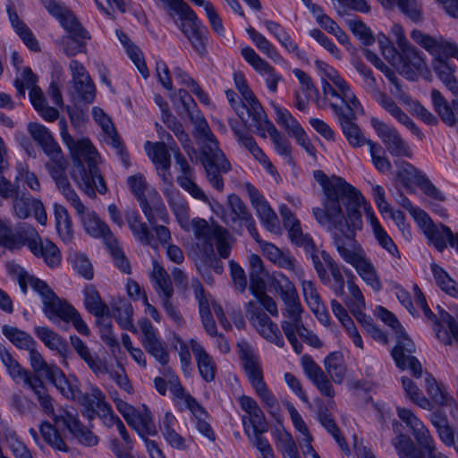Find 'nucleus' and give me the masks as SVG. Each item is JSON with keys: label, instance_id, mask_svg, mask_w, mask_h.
Wrapping results in <instances>:
<instances>
[{"label": "nucleus", "instance_id": "f257e3e1", "mask_svg": "<svg viewBox=\"0 0 458 458\" xmlns=\"http://www.w3.org/2000/svg\"><path fill=\"white\" fill-rule=\"evenodd\" d=\"M315 180L323 189L322 208H313L316 221L328 232L341 229L343 225L352 221L359 227L361 213L360 208L363 197L359 190L344 178H328L321 170L313 173Z\"/></svg>", "mask_w": 458, "mask_h": 458}, {"label": "nucleus", "instance_id": "f03ea898", "mask_svg": "<svg viewBox=\"0 0 458 458\" xmlns=\"http://www.w3.org/2000/svg\"><path fill=\"white\" fill-rule=\"evenodd\" d=\"M58 124L62 140L72 157L71 176L73 181L90 198L96 197V191L106 194L107 187L97 165L98 154L91 142L86 139L75 140L68 132L65 120H60Z\"/></svg>", "mask_w": 458, "mask_h": 458}, {"label": "nucleus", "instance_id": "7ed1b4c3", "mask_svg": "<svg viewBox=\"0 0 458 458\" xmlns=\"http://www.w3.org/2000/svg\"><path fill=\"white\" fill-rule=\"evenodd\" d=\"M361 227V219L359 227L353 226L351 221L343 225L341 229L330 231V233L334 246L343 260L352 265L364 283L377 293L381 291L383 285L376 267L355 240V231L360 230Z\"/></svg>", "mask_w": 458, "mask_h": 458}, {"label": "nucleus", "instance_id": "20e7f679", "mask_svg": "<svg viewBox=\"0 0 458 458\" xmlns=\"http://www.w3.org/2000/svg\"><path fill=\"white\" fill-rule=\"evenodd\" d=\"M189 114L194 125L193 135L201 145L200 162L205 169L206 178L212 187L223 191L225 184L222 174H226L232 169L231 164L219 148L218 141L204 116L199 113Z\"/></svg>", "mask_w": 458, "mask_h": 458}, {"label": "nucleus", "instance_id": "39448f33", "mask_svg": "<svg viewBox=\"0 0 458 458\" xmlns=\"http://www.w3.org/2000/svg\"><path fill=\"white\" fill-rule=\"evenodd\" d=\"M411 38L420 47L429 52L433 57V69L445 87L458 97V81L454 75V68L449 58H458V46L455 42H449L443 38H435L419 30H413Z\"/></svg>", "mask_w": 458, "mask_h": 458}, {"label": "nucleus", "instance_id": "423d86ee", "mask_svg": "<svg viewBox=\"0 0 458 458\" xmlns=\"http://www.w3.org/2000/svg\"><path fill=\"white\" fill-rule=\"evenodd\" d=\"M378 316L394 333L396 344L392 351V356L396 366L403 370L408 369L413 377H420L422 376V367L418 359L412 355L416 350L412 340L406 335L403 327L393 313L380 307Z\"/></svg>", "mask_w": 458, "mask_h": 458}, {"label": "nucleus", "instance_id": "0eeeda50", "mask_svg": "<svg viewBox=\"0 0 458 458\" xmlns=\"http://www.w3.org/2000/svg\"><path fill=\"white\" fill-rule=\"evenodd\" d=\"M127 182L149 224L157 222V216L162 221L167 219L166 208L157 191L151 189L148 191V195H146L147 182L142 174H138L128 177Z\"/></svg>", "mask_w": 458, "mask_h": 458}, {"label": "nucleus", "instance_id": "6e6552de", "mask_svg": "<svg viewBox=\"0 0 458 458\" xmlns=\"http://www.w3.org/2000/svg\"><path fill=\"white\" fill-rule=\"evenodd\" d=\"M150 279L167 315L176 324L182 325L183 323L182 316L171 301L174 296V287L170 276L157 261L153 262Z\"/></svg>", "mask_w": 458, "mask_h": 458}, {"label": "nucleus", "instance_id": "1a4fd4ad", "mask_svg": "<svg viewBox=\"0 0 458 458\" xmlns=\"http://www.w3.org/2000/svg\"><path fill=\"white\" fill-rule=\"evenodd\" d=\"M281 328L294 352L300 354L303 346L297 339V333L304 327L302 320L303 308L300 299L283 302Z\"/></svg>", "mask_w": 458, "mask_h": 458}, {"label": "nucleus", "instance_id": "9d476101", "mask_svg": "<svg viewBox=\"0 0 458 458\" xmlns=\"http://www.w3.org/2000/svg\"><path fill=\"white\" fill-rule=\"evenodd\" d=\"M370 123L390 155L408 158L412 157V151L409 144L402 138L394 127L376 117L370 119Z\"/></svg>", "mask_w": 458, "mask_h": 458}, {"label": "nucleus", "instance_id": "9b49d317", "mask_svg": "<svg viewBox=\"0 0 458 458\" xmlns=\"http://www.w3.org/2000/svg\"><path fill=\"white\" fill-rule=\"evenodd\" d=\"M398 177L404 182L416 184L427 196L437 201H445V195L430 182L421 171L406 161L394 162Z\"/></svg>", "mask_w": 458, "mask_h": 458}, {"label": "nucleus", "instance_id": "f8f14e48", "mask_svg": "<svg viewBox=\"0 0 458 458\" xmlns=\"http://www.w3.org/2000/svg\"><path fill=\"white\" fill-rule=\"evenodd\" d=\"M173 151L176 165L179 166L180 175L177 176V183L186 191L192 198L204 203L208 202V198L194 182V170L188 163L185 157L180 152V149L174 144L170 146Z\"/></svg>", "mask_w": 458, "mask_h": 458}, {"label": "nucleus", "instance_id": "ddd939ff", "mask_svg": "<svg viewBox=\"0 0 458 458\" xmlns=\"http://www.w3.org/2000/svg\"><path fill=\"white\" fill-rule=\"evenodd\" d=\"M26 244L31 253L42 258L45 263L51 267H56L61 262V253L57 246L48 239H41L36 229L30 225L26 237Z\"/></svg>", "mask_w": 458, "mask_h": 458}, {"label": "nucleus", "instance_id": "4468645a", "mask_svg": "<svg viewBox=\"0 0 458 458\" xmlns=\"http://www.w3.org/2000/svg\"><path fill=\"white\" fill-rule=\"evenodd\" d=\"M221 225H208V223L199 217L192 219L190 231L193 232L197 240L196 245L199 251L204 254L207 260H214V237L218 232H221Z\"/></svg>", "mask_w": 458, "mask_h": 458}, {"label": "nucleus", "instance_id": "2eb2a0df", "mask_svg": "<svg viewBox=\"0 0 458 458\" xmlns=\"http://www.w3.org/2000/svg\"><path fill=\"white\" fill-rule=\"evenodd\" d=\"M142 335L140 342L146 352L153 356L160 364L165 365L169 361V354L165 344L162 342L156 329L148 318H144L139 323Z\"/></svg>", "mask_w": 458, "mask_h": 458}, {"label": "nucleus", "instance_id": "dca6fc26", "mask_svg": "<svg viewBox=\"0 0 458 458\" xmlns=\"http://www.w3.org/2000/svg\"><path fill=\"white\" fill-rule=\"evenodd\" d=\"M228 203L231 215L225 219V223L232 226L238 225L240 228L244 225L253 239L259 242V235L256 229L255 220L247 206L235 194L228 197Z\"/></svg>", "mask_w": 458, "mask_h": 458}, {"label": "nucleus", "instance_id": "f3484780", "mask_svg": "<svg viewBox=\"0 0 458 458\" xmlns=\"http://www.w3.org/2000/svg\"><path fill=\"white\" fill-rule=\"evenodd\" d=\"M69 67L75 91L83 101L92 103L96 96V88L85 67L77 60H72Z\"/></svg>", "mask_w": 458, "mask_h": 458}, {"label": "nucleus", "instance_id": "a211bd4d", "mask_svg": "<svg viewBox=\"0 0 458 458\" xmlns=\"http://www.w3.org/2000/svg\"><path fill=\"white\" fill-rule=\"evenodd\" d=\"M279 212L291 241L296 246L302 247L304 250H312L314 241L309 234L303 233L300 221L294 216L291 209L287 206L282 205Z\"/></svg>", "mask_w": 458, "mask_h": 458}, {"label": "nucleus", "instance_id": "6ab92c4d", "mask_svg": "<svg viewBox=\"0 0 458 458\" xmlns=\"http://www.w3.org/2000/svg\"><path fill=\"white\" fill-rule=\"evenodd\" d=\"M30 227V225L23 224L16 230H13L7 221L0 219V248L11 251L20 250L26 244Z\"/></svg>", "mask_w": 458, "mask_h": 458}, {"label": "nucleus", "instance_id": "aec40b11", "mask_svg": "<svg viewBox=\"0 0 458 458\" xmlns=\"http://www.w3.org/2000/svg\"><path fill=\"white\" fill-rule=\"evenodd\" d=\"M245 110L251 119L250 126L256 128L257 132L263 138H266L267 123H272L267 117V114L256 97L245 100L241 108H235V111L243 123H246L243 117Z\"/></svg>", "mask_w": 458, "mask_h": 458}, {"label": "nucleus", "instance_id": "412c9836", "mask_svg": "<svg viewBox=\"0 0 458 458\" xmlns=\"http://www.w3.org/2000/svg\"><path fill=\"white\" fill-rule=\"evenodd\" d=\"M54 420L56 424L62 422L71 434L83 445L94 446L98 444V438L89 428L82 425L78 418L69 411L64 415L55 416Z\"/></svg>", "mask_w": 458, "mask_h": 458}, {"label": "nucleus", "instance_id": "4be33fe9", "mask_svg": "<svg viewBox=\"0 0 458 458\" xmlns=\"http://www.w3.org/2000/svg\"><path fill=\"white\" fill-rule=\"evenodd\" d=\"M179 30L199 56H205L207 55L208 30L199 18L187 25H182Z\"/></svg>", "mask_w": 458, "mask_h": 458}, {"label": "nucleus", "instance_id": "5701e85b", "mask_svg": "<svg viewBox=\"0 0 458 458\" xmlns=\"http://www.w3.org/2000/svg\"><path fill=\"white\" fill-rule=\"evenodd\" d=\"M400 50L402 51V58L397 71L408 80L414 81L418 74L425 69V62L419 51L411 44Z\"/></svg>", "mask_w": 458, "mask_h": 458}, {"label": "nucleus", "instance_id": "b1692460", "mask_svg": "<svg viewBox=\"0 0 458 458\" xmlns=\"http://www.w3.org/2000/svg\"><path fill=\"white\" fill-rule=\"evenodd\" d=\"M80 216L86 232L93 237L103 238L106 245L114 242V235L109 226L102 221L94 212L87 210L83 205V210H76Z\"/></svg>", "mask_w": 458, "mask_h": 458}, {"label": "nucleus", "instance_id": "393cba45", "mask_svg": "<svg viewBox=\"0 0 458 458\" xmlns=\"http://www.w3.org/2000/svg\"><path fill=\"white\" fill-rule=\"evenodd\" d=\"M293 73L300 82V89L294 92V106L300 111L305 112L309 106V100L317 98L318 90L310 76L302 70L295 68Z\"/></svg>", "mask_w": 458, "mask_h": 458}, {"label": "nucleus", "instance_id": "a878e982", "mask_svg": "<svg viewBox=\"0 0 458 458\" xmlns=\"http://www.w3.org/2000/svg\"><path fill=\"white\" fill-rule=\"evenodd\" d=\"M157 1L179 29H181L182 25H187L199 18L191 6L183 0Z\"/></svg>", "mask_w": 458, "mask_h": 458}, {"label": "nucleus", "instance_id": "bb28decb", "mask_svg": "<svg viewBox=\"0 0 458 458\" xmlns=\"http://www.w3.org/2000/svg\"><path fill=\"white\" fill-rule=\"evenodd\" d=\"M375 98L377 102L400 123L409 129L414 135L422 139L423 133L408 116V114L397 106L394 100L384 92L377 91Z\"/></svg>", "mask_w": 458, "mask_h": 458}, {"label": "nucleus", "instance_id": "cd10ccee", "mask_svg": "<svg viewBox=\"0 0 458 458\" xmlns=\"http://www.w3.org/2000/svg\"><path fill=\"white\" fill-rule=\"evenodd\" d=\"M191 286L199 302V315L205 330L210 336L217 335L216 322L212 317L209 303L201 283L199 279L194 278L191 280Z\"/></svg>", "mask_w": 458, "mask_h": 458}, {"label": "nucleus", "instance_id": "c85d7f7f", "mask_svg": "<svg viewBox=\"0 0 458 458\" xmlns=\"http://www.w3.org/2000/svg\"><path fill=\"white\" fill-rule=\"evenodd\" d=\"M70 342L79 357L95 375L99 376L108 372L106 363L101 360L98 354L91 353L88 345L79 336L72 335Z\"/></svg>", "mask_w": 458, "mask_h": 458}, {"label": "nucleus", "instance_id": "c756f323", "mask_svg": "<svg viewBox=\"0 0 458 458\" xmlns=\"http://www.w3.org/2000/svg\"><path fill=\"white\" fill-rule=\"evenodd\" d=\"M30 287L37 292L43 301V310L49 319H54V312L65 301L57 297L46 282L33 276L30 280Z\"/></svg>", "mask_w": 458, "mask_h": 458}, {"label": "nucleus", "instance_id": "7c9ffc66", "mask_svg": "<svg viewBox=\"0 0 458 458\" xmlns=\"http://www.w3.org/2000/svg\"><path fill=\"white\" fill-rule=\"evenodd\" d=\"M190 344L201 377L206 382H212L216 372L214 360L197 341L192 339Z\"/></svg>", "mask_w": 458, "mask_h": 458}, {"label": "nucleus", "instance_id": "2f4dec72", "mask_svg": "<svg viewBox=\"0 0 458 458\" xmlns=\"http://www.w3.org/2000/svg\"><path fill=\"white\" fill-rule=\"evenodd\" d=\"M0 360L6 369L8 375L15 383L22 381L25 385L34 376L30 370L22 368L19 361L16 360L10 352L1 344Z\"/></svg>", "mask_w": 458, "mask_h": 458}, {"label": "nucleus", "instance_id": "473e14b6", "mask_svg": "<svg viewBox=\"0 0 458 458\" xmlns=\"http://www.w3.org/2000/svg\"><path fill=\"white\" fill-rule=\"evenodd\" d=\"M35 334L47 348L56 351L63 358L67 359L72 355L67 343L53 330L39 327L35 329Z\"/></svg>", "mask_w": 458, "mask_h": 458}, {"label": "nucleus", "instance_id": "72a5a7b5", "mask_svg": "<svg viewBox=\"0 0 458 458\" xmlns=\"http://www.w3.org/2000/svg\"><path fill=\"white\" fill-rule=\"evenodd\" d=\"M125 218L133 235L139 240L140 242L157 249L154 235L151 233L147 225L141 222L140 217L137 211H127Z\"/></svg>", "mask_w": 458, "mask_h": 458}, {"label": "nucleus", "instance_id": "f704fd0d", "mask_svg": "<svg viewBox=\"0 0 458 458\" xmlns=\"http://www.w3.org/2000/svg\"><path fill=\"white\" fill-rule=\"evenodd\" d=\"M240 347V359L251 385L263 380L259 357L248 344H242Z\"/></svg>", "mask_w": 458, "mask_h": 458}, {"label": "nucleus", "instance_id": "c9c22d12", "mask_svg": "<svg viewBox=\"0 0 458 458\" xmlns=\"http://www.w3.org/2000/svg\"><path fill=\"white\" fill-rule=\"evenodd\" d=\"M124 419L130 426L139 432L140 436L157 434L151 412L146 408L144 409V411L140 413H124Z\"/></svg>", "mask_w": 458, "mask_h": 458}, {"label": "nucleus", "instance_id": "e433bc0d", "mask_svg": "<svg viewBox=\"0 0 458 458\" xmlns=\"http://www.w3.org/2000/svg\"><path fill=\"white\" fill-rule=\"evenodd\" d=\"M47 378L57 388L62 395L67 399L75 400L80 398L81 392L78 386L72 384L68 378H66L64 373L59 367H55Z\"/></svg>", "mask_w": 458, "mask_h": 458}, {"label": "nucleus", "instance_id": "4c0bfd02", "mask_svg": "<svg viewBox=\"0 0 458 458\" xmlns=\"http://www.w3.org/2000/svg\"><path fill=\"white\" fill-rule=\"evenodd\" d=\"M84 304L89 313L95 317H110L109 307L102 301L98 290L93 285H87L84 289Z\"/></svg>", "mask_w": 458, "mask_h": 458}, {"label": "nucleus", "instance_id": "58836bf2", "mask_svg": "<svg viewBox=\"0 0 458 458\" xmlns=\"http://www.w3.org/2000/svg\"><path fill=\"white\" fill-rule=\"evenodd\" d=\"M24 386H27L34 393L43 411L47 415H54L53 399L40 377L34 375Z\"/></svg>", "mask_w": 458, "mask_h": 458}, {"label": "nucleus", "instance_id": "ea45409f", "mask_svg": "<svg viewBox=\"0 0 458 458\" xmlns=\"http://www.w3.org/2000/svg\"><path fill=\"white\" fill-rule=\"evenodd\" d=\"M58 318L64 322H72L75 329L83 335H89L90 330L87 324L83 321L81 315L77 310L70 305L67 301H64L55 312L54 318Z\"/></svg>", "mask_w": 458, "mask_h": 458}, {"label": "nucleus", "instance_id": "a19ab883", "mask_svg": "<svg viewBox=\"0 0 458 458\" xmlns=\"http://www.w3.org/2000/svg\"><path fill=\"white\" fill-rule=\"evenodd\" d=\"M327 375L335 384H342L346 373V367L344 356L340 352L329 353L324 360Z\"/></svg>", "mask_w": 458, "mask_h": 458}, {"label": "nucleus", "instance_id": "79ce46f5", "mask_svg": "<svg viewBox=\"0 0 458 458\" xmlns=\"http://www.w3.org/2000/svg\"><path fill=\"white\" fill-rule=\"evenodd\" d=\"M344 106H338L335 103H330V107L335 112L337 117L346 116L356 119L358 114H363V108L355 95L350 91L344 94L341 98Z\"/></svg>", "mask_w": 458, "mask_h": 458}, {"label": "nucleus", "instance_id": "37998d69", "mask_svg": "<svg viewBox=\"0 0 458 458\" xmlns=\"http://www.w3.org/2000/svg\"><path fill=\"white\" fill-rule=\"evenodd\" d=\"M340 123L342 131L345 136L348 143L353 148H360L366 142V138L363 136L361 130L355 123L356 119L346 116L337 117Z\"/></svg>", "mask_w": 458, "mask_h": 458}, {"label": "nucleus", "instance_id": "c03bdc74", "mask_svg": "<svg viewBox=\"0 0 458 458\" xmlns=\"http://www.w3.org/2000/svg\"><path fill=\"white\" fill-rule=\"evenodd\" d=\"M55 227L61 239L64 242H70L72 239V225L67 209L59 204L54 205Z\"/></svg>", "mask_w": 458, "mask_h": 458}, {"label": "nucleus", "instance_id": "a18cd8bd", "mask_svg": "<svg viewBox=\"0 0 458 458\" xmlns=\"http://www.w3.org/2000/svg\"><path fill=\"white\" fill-rule=\"evenodd\" d=\"M145 149L157 170L159 168H170L171 157L165 142L152 144L150 141H147L145 143Z\"/></svg>", "mask_w": 458, "mask_h": 458}, {"label": "nucleus", "instance_id": "49530a36", "mask_svg": "<svg viewBox=\"0 0 458 458\" xmlns=\"http://www.w3.org/2000/svg\"><path fill=\"white\" fill-rule=\"evenodd\" d=\"M4 335L18 349L28 351L36 345L32 336L25 331L15 327L4 325L2 327Z\"/></svg>", "mask_w": 458, "mask_h": 458}, {"label": "nucleus", "instance_id": "de8ad7c7", "mask_svg": "<svg viewBox=\"0 0 458 458\" xmlns=\"http://www.w3.org/2000/svg\"><path fill=\"white\" fill-rule=\"evenodd\" d=\"M321 258L325 265L327 267L333 280L334 284H332V290L335 294L338 297L344 296V278L342 274L341 268L339 265L335 262V260L331 257V255L326 250H321Z\"/></svg>", "mask_w": 458, "mask_h": 458}, {"label": "nucleus", "instance_id": "09e8293b", "mask_svg": "<svg viewBox=\"0 0 458 458\" xmlns=\"http://www.w3.org/2000/svg\"><path fill=\"white\" fill-rule=\"evenodd\" d=\"M367 216L370 221L373 232L379 245L384 248L390 255L400 258V252L394 244V241L390 238L387 233L380 225L377 218L373 213H368Z\"/></svg>", "mask_w": 458, "mask_h": 458}, {"label": "nucleus", "instance_id": "8fccbe9b", "mask_svg": "<svg viewBox=\"0 0 458 458\" xmlns=\"http://www.w3.org/2000/svg\"><path fill=\"white\" fill-rule=\"evenodd\" d=\"M132 306L123 300L117 301L113 307V317L120 327L132 333H137V329L132 323Z\"/></svg>", "mask_w": 458, "mask_h": 458}, {"label": "nucleus", "instance_id": "3c124183", "mask_svg": "<svg viewBox=\"0 0 458 458\" xmlns=\"http://www.w3.org/2000/svg\"><path fill=\"white\" fill-rule=\"evenodd\" d=\"M435 324L438 327V329L437 330V338L442 340L446 344H451V338L447 332H442L441 329L444 325H446L454 339L458 343V325L455 319L448 312L440 309L437 317V323Z\"/></svg>", "mask_w": 458, "mask_h": 458}, {"label": "nucleus", "instance_id": "603ef678", "mask_svg": "<svg viewBox=\"0 0 458 458\" xmlns=\"http://www.w3.org/2000/svg\"><path fill=\"white\" fill-rule=\"evenodd\" d=\"M254 327L264 337L267 341L276 344L282 348L284 345V340L278 326L274 323L269 317L267 318L266 321H260L256 323Z\"/></svg>", "mask_w": 458, "mask_h": 458}, {"label": "nucleus", "instance_id": "864d4df0", "mask_svg": "<svg viewBox=\"0 0 458 458\" xmlns=\"http://www.w3.org/2000/svg\"><path fill=\"white\" fill-rule=\"evenodd\" d=\"M273 284L283 302L300 299L294 284L284 274L276 275Z\"/></svg>", "mask_w": 458, "mask_h": 458}, {"label": "nucleus", "instance_id": "5fc2aeb1", "mask_svg": "<svg viewBox=\"0 0 458 458\" xmlns=\"http://www.w3.org/2000/svg\"><path fill=\"white\" fill-rule=\"evenodd\" d=\"M262 225L271 233H279L281 231L276 214L266 200L254 208Z\"/></svg>", "mask_w": 458, "mask_h": 458}, {"label": "nucleus", "instance_id": "6e6d98bb", "mask_svg": "<svg viewBox=\"0 0 458 458\" xmlns=\"http://www.w3.org/2000/svg\"><path fill=\"white\" fill-rule=\"evenodd\" d=\"M431 98L434 108L441 120L447 125H454L456 121L455 114L441 93L437 89H433Z\"/></svg>", "mask_w": 458, "mask_h": 458}, {"label": "nucleus", "instance_id": "4d7b16f0", "mask_svg": "<svg viewBox=\"0 0 458 458\" xmlns=\"http://www.w3.org/2000/svg\"><path fill=\"white\" fill-rule=\"evenodd\" d=\"M431 271L438 287L448 295L457 297L458 289L456 283L449 276L446 271L435 263L431 264Z\"/></svg>", "mask_w": 458, "mask_h": 458}, {"label": "nucleus", "instance_id": "13d9d810", "mask_svg": "<svg viewBox=\"0 0 458 458\" xmlns=\"http://www.w3.org/2000/svg\"><path fill=\"white\" fill-rule=\"evenodd\" d=\"M400 458H425L423 453L418 450L411 439L405 435H399L394 441Z\"/></svg>", "mask_w": 458, "mask_h": 458}, {"label": "nucleus", "instance_id": "bf43d9fd", "mask_svg": "<svg viewBox=\"0 0 458 458\" xmlns=\"http://www.w3.org/2000/svg\"><path fill=\"white\" fill-rule=\"evenodd\" d=\"M39 431L44 440L54 449L67 452L68 447L55 428L47 421L40 424Z\"/></svg>", "mask_w": 458, "mask_h": 458}, {"label": "nucleus", "instance_id": "052dcab7", "mask_svg": "<svg viewBox=\"0 0 458 458\" xmlns=\"http://www.w3.org/2000/svg\"><path fill=\"white\" fill-rule=\"evenodd\" d=\"M403 390L411 402L425 410L431 409V403L416 386V384L406 377H402Z\"/></svg>", "mask_w": 458, "mask_h": 458}, {"label": "nucleus", "instance_id": "680f3d73", "mask_svg": "<svg viewBox=\"0 0 458 458\" xmlns=\"http://www.w3.org/2000/svg\"><path fill=\"white\" fill-rule=\"evenodd\" d=\"M55 182L58 190L65 198V199L71 204V206L73 207L75 210L82 211L83 203L81 201L79 196L72 189L66 175L57 178L55 180Z\"/></svg>", "mask_w": 458, "mask_h": 458}, {"label": "nucleus", "instance_id": "e2e57ef3", "mask_svg": "<svg viewBox=\"0 0 458 458\" xmlns=\"http://www.w3.org/2000/svg\"><path fill=\"white\" fill-rule=\"evenodd\" d=\"M247 33L249 34L257 48L265 54L268 58L272 60H276L279 58V54L276 49L261 33L258 32L251 27L247 29Z\"/></svg>", "mask_w": 458, "mask_h": 458}, {"label": "nucleus", "instance_id": "0e129e2a", "mask_svg": "<svg viewBox=\"0 0 458 458\" xmlns=\"http://www.w3.org/2000/svg\"><path fill=\"white\" fill-rule=\"evenodd\" d=\"M349 30L366 46L375 42L371 30L360 19H349L346 21Z\"/></svg>", "mask_w": 458, "mask_h": 458}, {"label": "nucleus", "instance_id": "69168bd1", "mask_svg": "<svg viewBox=\"0 0 458 458\" xmlns=\"http://www.w3.org/2000/svg\"><path fill=\"white\" fill-rule=\"evenodd\" d=\"M58 21L69 35H75L81 38H89V32L68 9L64 13V15L58 19Z\"/></svg>", "mask_w": 458, "mask_h": 458}, {"label": "nucleus", "instance_id": "338daca9", "mask_svg": "<svg viewBox=\"0 0 458 458\" xmlns=\"http://www.w3.org/2000/svg\"><path fill=\"white\" fill-rule=\"evenodd\" d=\"M28 352L30 354V363L33 370L32 375L44 374L47 377L56 367L55 364L47 363L41 353L36 350L35 346H32Z\"/></svg>", "mask_w": 458, "mask_h": 458}, {"label": "nucleus", "instance_id": "774afa93", "mask_svg": "<svg viewBox=\"0 0 458 458\" xmlns=\"http://www.w3.org/2000/svg\"><path fill=\"white\" fill-rule=\"evenodd\" d=\"M445 228L449 227L443 224L439 225L433 224L430 227H428V230L425 232L427 237L440 252L446 248L448 242L447 233L445 231Z\"/></svg>", "mask_w": 458, "mask_h": 458}]
</instances>
